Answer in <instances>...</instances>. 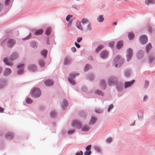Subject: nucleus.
Here are the masks:
<instances>
[{
	"mask_svg": "<svg viewBox=\"0 0 155 155\" xmlns=\"http://www.w3.org/2000/svg\"><path fill=\"white\" fill-rule=\"evenodd\" d=\"M18 56V54L16 52H15L12 53L9 58V59L7 58H5L4 59V61L5 63L8 65L12 66V65L13 63L10 61L9 60H13L16 59Z\"/></svg>",
	"mask_w": 155,
	"mask_h": 155,
	"instance_id": "nucleus-1",
	"label": "nucleus"
},
{
	"mask_svg": "<svg viewBox=\"0 0 155 155\" xmlns=\"http://www.w3.org/2000/svg\"><path fill=\"white\" fill-rule=\"evenodd\" d=\"M124 61V60L121 58L120 56L118 55L114 58L113 64L115 65V67H117L118 65L120 66Z\"/></svg>",
	"mask_w": 155,
	"mask_h": 155,
	"instance_id": "nucleus-2",
	"label": "nucleus"
},
{
	"mask_svg": "<svg viewBox=\"0 0 155 155\" xmlns=\"http://www.w3.org/2000/svg\"><path fill=\"white\" fill-rule=\"evenodd\" d=\"M41 91L38 88L34 89L32 91L31 95L33 97H38L41 95Z\"/></svg>",
	"mask_w": 155,
	"mask_h": 155,
	"instance_id": "nucleus-3",
	"label": "nucleus"
},
{
	"mask_svg": "<svg viewBox=\"0 0 155 155\" xmlns=\"http://www.w3.org/2000/svg\"><path fill=\"white\" fill-rule=\"evenodd\" d=\"M140 43L143 44H146L147 41V37L146 35H142L141 36L139 39Z\"/></svg>",
	"mask_w": 155,
	"mask_h": 155,
	"instance_id": "nucleus-4",
	"label": "nucleus"
},
{
	"mask_svg": "<svg viewBox=\"0 0 155 155\" xmlns=\"http://www.w3.org/2000/svg\"><path fill=\"white\" fill-rule=\"evenodd\" d=\"M127 60L129 61L131 59L132 56V50L130 48H129L127 50Z\"/></svg>",
	"mask_w": 155,
	"mask_h": 155,
	"instance_id": "nucleus-5",
	"label": "nucleus"
},
{
	"mask_svg": "<svg viewBox=\"0 0 155 155\" xmlns=\"http://www.w3.org/2000/svg\"><path fill=\"white\" fill-rule=\"evenodd\" d=\"M72 126L74 127H76L78 129L81 128V124L80 122L77 120H74L72 124Z\"/></svg>",
	"mask_w": 155,
	"mask_h": 155,
	"instance_id": "nucleus-6",
	"label": "nucleus"
},
{
	"mask_svg": "<svg viewBox=\"0 0 155 155\" xmlns=\"http://www.w3.org/2000/svg\"><path fill=\"white\" fill-rule=\"evenodd\" d=\"M15 40L13 39L9 38L7 41V45L9 47H12L15 43Z\"/></svg>",
	"mask_w": 155,
	"mask_h": 155,
	"instance_id": "nucleus-7",
	"label": "nucleus"
},
{
	"mask_svg": "<svg viewBox=\"0 0 155 155\" xmlns=\"http://www.w3.org/2000/svg\"><path fill=\"white\" fill-rule=\"evenodd\" d=\"M117 83V79L116 78L114 77L110 78L108 81V84L109 86H111L113 84H115Z\"/></svg>",
	"mask_w": 155,
	"mask_h": 155,
	"instance_id": "nucleus-8",
	"label": "nucleus"
},
{
	"mask_svg": "<svg viewBox=\"0 0 155 155\" xmlns=\"http://www.w3.org/2000/svg\"><path fill=\"white\" fill-rule=\"evenodd\" d=\"M24 67V65L23 64H21L18 66V68L19 69L18 71V74H21L22 73Z\"/></svg>",
	"mask_w": 155,
	"mask_h": 155,
	"instance_id": "nucleus-9",
	"label": "nucleus"
},
{
	"mask_svg": "<svg viewBox=\"0 0 155 155\" xmlns=\"http://www.w3.org/2000/svg\"><path fill=\"white\" fill-rule=\"evenodd\" d=\"M108 54V53L107 51L103 50L101 52L100 56L101 58H104L107 57Z\"/></svg>",
	"mask_w": 155,
	"mask_h": 155,
	"instance_id": "nucleus-10",
	"label": "nucleus"
},
{
	"mask_svg": "<svg viewBox=\"0 0 155 155\" xmlns=\"http://www.w3.org/2000/svg\"><path fill=\"white\" fill-rule=\"evenodd\" d=\"M135 81L134 80H133L130 81L125 82L124 83L125 88H127L130 86L134 83Z\"/></svg>",
	"mask_w": 155,
	"mask_h": 155,
	"instance_id": "nucleus-11",
	"label": "nucleus"
},
{
	"mask_svg": "<svg viewBox=\"0 0 155 155\" xmlns=\"http://www.w3.org/2000/svg\"><path fill=\"white\" fill-rule=\"evenodd\" d=\"M99 85L103 89L105 88V82L104 80H102L100 81Z\"/></svg>",
	"mask_w": 155,
	"mask_h": 155,
	"instance_id": "nucleus-12",
	"label": "nucleus"
},
{
	"mask_svg": "<svg viewBox=\"0 0 155 155\" xmlns=\"http://www.w3.org/2000/svg\"><path fill=\"white\" fill-rule=\"evenodd\" d=\"M13 136V134L10 132L7 133L5 136L6 138L8 140H10L12 139Z\"/></svg>",
	"mask_w": 155,
	"mask_h": 155,
	"instance_id": "nucleus-13",
	"label": "nucleus"
},
{
	"mask_svg": "<svg viewBox=\"0 0 155 155\" xmlns=\"http://www.w3.org/2000/svg\"><path fill=\"white\" fill-rule=\"evenodd\" d=\"M11 71L10 69L6 68L4 71V74L5 76H7L11 73Z\"/></svg>",
	"mask_w": 155,
	"mask_h": 155,
	"instance_id": "nucleus-14",
	"label": "nucleus"
},
{
	"mask_svg": "<svg viewBox=\"0 0 155 155\" xmlns=\"http://www.w3.org/2000/svg\"><path fill=\"white\" fill-rule=\"evenodd\" d=\"M44 31L42 29L36 30L34 32V34L36 35H41L43 32Z\"/></svg>",
	"mask_w": 155,
	"mask_h": 155,
	"instance_id": "nucleus-15",
	"label": "nucleus"
},
{
	"mask_svg": "<svg viewBox=\"0 0 155 155\" xmlns=\"http://www.w3.org/2000/svg\"><path fill=\"white\" fill-rule=\"evenodd\" d=\"M45 84L47 86H50L52 85L54 83L52 81L48 80L45 81Z\"/></svg>",
	"mask_w": 155,
	"mask_h": 155,
	"instance_id": "nucleus-16",
	"label": "nucleus"
},
{
	"mask_svg": "<svg viewBox=\"0 0 155 155\" xmlns=\"http://www.w3.org/2000/svg\"><path fill=\"white\" fill-rule=\"evenodd\" d=\"M81 22L83 25H87L89 23L88 20L86 18L83 19L81 21Z\"/></svg>",
	"mask_w": 155,
	"mask_h": 155,
	"instance_id": "nucleus-17",
	"label": "nucleus"
},
{
	"mask_svg": "<svg viewBox=\"0 0 155 155\" xmlns=\"http://www.w3.org/2000/svg\"><path fill=\"white\" fill-rule=\"evenodd\" d=\"M96 119L94 117H91L89 121V124L90 125H92L95 123L96 121Z\"/></svg>",
	"mask_w": 155,
	"mask_h": 155,
	"instance_id": "nucleus-18",
	"label": "nucleus"
},
{
	"mask_svg": "<svg viewBox=\"0 0 155 155\" xmlns=\"http://www.w3.org/2000/svg\"><path fill=\"white\" fill-rule=\"evenodd\" d=\"M123 45V42L122 41H120L117 42V48L118 49L120 48Z\"/></svg>",
	"mask_w": 155,
	"mask_h": 155,
	"instance_id": "nucleus-19",
	"label": "nucleus"
},
{
	"mask_svg": "<svg viewBox=\"0 0 155 155\" xmlns=\"http://www.w3.org/2000/svg\"><path fill=\"white\" fill-rule=\"evenodd\" d=\"M76 25L77 28L81 31L83 30V28L81 26V22L79 21H77L76 22Z\"/></svg>",
	"mask_w": 155,
	"mask_h": 155,
	"instance_id": "nucleus-20",
	"label": "nucleus"
},
{
	"mask_svg": "<svg viewBox=\"0 0 155 155\" xmlns=\"http://www.w3.org/2000/svg\"><path fill=\"white\" fill-rule=\"evenodd\" d=\"M47 53V51L46 49H44L41 52V54L45 58H46V56Z\"/></svg>",
	"mask_w": 155,
	"mask_h": 155,
	"instance_id": "nucleus-21",
	"label": "nucleus"
},
{
	"mask_svg": "<svg viewBox=\"0 0 155 155\" xmlns=\"http://www.w3.org/2000/svg\"><path fill=\"white\" fill-rule=\"evenodd\" d=\"M134 35L132 32H130L128 34V37L130 40H132L134 37Z\"/></svg>",
	"mask_w": 155,
	"mask_h": 155,
	"instance_id": "nucleus-22",
	"label": "nucleus"
},
{
	"mask_svg": "<svg viewBox=\"0 0 155 155\" xmlns=\"http://www.w3.org/2000/svg\"><path fill=\"white\" fill-rule=\"evenodd\" d=\"M28 69L30 70L34 71L36 69V68L35 65H31L29 66Z\"/></svg>",
	"mask_w": 155,
	"mask_h": 155,
	"instance_id": "nucleus-23",
	"label": "nucleus"
},
{
	"mask_svg": "<svg viewBox=\"0 0 155 155\" xmlns=\"http://www.w3.org/2000/svg\"><path fill=\"white\" fill-rule=\"evenodd\" d=\"M104 18L102 15H99L97 18V20L99 22H102L104 20Z\"/></svg>",
	"mask_w": 155,
	"mask_h": 155,
	"instance_id": "nucleus-24",
	"label": "nucleus"
},
{
	"mask_svg": "<svg viewBox=\"0 0 155 155\" xmlns=\"http://www.w3.org/2000/svg\"><path fill=\"white\" fill-rule=\"evenodd\" d=\"M51 31V28H47L45 31V34L47 35H50Z\"/></svg>",
	"mask_w": 155,
	"mask_h": 155,
	"instance_id": "nucleus-25",
	"label": "nucleus"
},
{
	"mask_svg": "<svg viewBox=\"0 0 155 155\" xmlns=\"http://www.w3.org/2000/svg\"><path fill=\"white\" fill-rule=\"evenodd\" d=\"M104 47L103 45H100L96 49L95 52L96 53H98V52L101 50Z\"/></svg>",
	"mask_w": 155,
	"mask_h": 155,
	"instance_id": "nucleus-26",
	"label": "nucleus"
},
{
	"mask_svg": "<svg viewBox=\"0 0 155 155\" xmlns=\"http://www.w3.org/2000/svg\"><path fill=\"white\" fill-rule=\"evenodd\" d=\"M155 2L153 0H148L145 1V3L146 4H154Z\"/></svg>",
	"mask_w": 155,
	"mask_h": 155,
	"instance_id": "nucleus-27",
	"label": "nucleus"
},
{
	"mask_svg": "<svg viewBox=\"0 0 155 155\" xmlns=\"http://www.w3.org/2000/svg\"><path fill=\"white\" fill-rule=\"evenodd\" d=\"M71 61V60L70 59L68 58H66L64 60V63L65 64H68L70 63Z\"/></svg>",
	"mask_w": 155,
	"mask_h": 155,
	"instance_id": "nucleus-28",
	"label": "nucleus"
},
{
	"mask_svg": "<svg viewBox=\"0 0 155 155\" xmlns=\"http://www.w3.org/2000/svg\"><path fill=\"white\" fill-rule=\"evenodd\" d=\"M89 129V128L88 126L85 125L83 126L82 128V130L84 131H87Z\"/></svg>",
	"mask_w": 155,
	"mask_h": 155,
	"instance_id": "nucleus-29",
	"label": "nucleus"
},
{
	"mask_svg": "<svg viewBox=\"0 0 155 155\" xmlns=\"http://www.w3.org/2000/svg\"><path fill=\"white\" fill-rule=\"evenodd\" d=\"M91 68V66L89 64H87L85 67L84 68V71H86L88 70L89 69Z\"/></svg>",
	"mask_w": 155,
	"mask_h": 155,
	"instance_id": "nucleus-30",
	"label": "nucleus"
},
{
	"mask_svg": "<svg viewBox=\"0 0 155 155\" xmlns=\"http://www.w3.org/2000/svg\"><path fill=\"white\" fill-rule=\"evenodd\" d=\"M95 94H98V95H104V94L99 90H96L95 92Z\"/></svg>",
	"mask_w": 155,
	"mask_h": 155,
	"instance_id": "nucleus-31",
	"label": "nucleus"
},
{
	"mask_svg": "<svg viewBox=\"0 0 155 155\" xmlns=\"http://www.w3.org/2000/svg\"><path fill=\"white\" fill-rule=\"evenodd\" d=\"M78 74L74 75V74H71L70 75V78L71 79H73L75 78L76 76H78Z\"/></svg>",
	"mask_w": 155,
	"mask_h": 155,
	"instance_id": "nucleus-32",
	"label": "nucleus"
},
{
	"mask_svg": "<svg viewBox=\"0 0 155 155\" xmlns=\"http://www.w3.org/2000/svg\"><path fill=\"white\" fill-rule=\"evenodd\" d=\"M39 64L40 66L41 67H43L45 65V63L42 60L39 61Z\"/></svg>",
	"mask_w": 155,
	"mask_h": 155,
	"instance_id": "nucleus-33",
	"label": "nucleus"
},
{
	"mask_svg": "<svg viewBox=\"0 0 155 155\" xmlns=\"http://www.w3.org/2000/svg\"><path fill=\"white\" fill-rule=\"evenodd\" d=\"M94 148L95 150H96L97 152H99L101 151L100 148L98 146H94Z\"/></svg>",
	"mask_w": 155,
	"mask_h": 155,
	"instance_id": "nucleus-34",
	"label": "nucleus"
},
{
	"mask_svg": "<svg viewBox=\"0 0 155 155\" xmlns=\"http://www.w3.org/2000/svg\"><path fill=\"white\" fill-rule=\"evenodd\" d=\"M152 46L151 44H149L147 47L146 49L147 50V52L148 53L149 50L151 48Z\"/></svg>",
	"mask_w": 155,
	"mask_h": 155,
	"instance_id": "nucleus-35",
	"label": "nucleus"
},
{
	"mask_svg": "<svg viewBox=\"0 0 155 155\" xmlns=\"http://www.w3.org/2000/svg\"><path fill=\"white\" fill-rule=\"evenodd\" d=\"M91 153V151L90 150H87L84 153V155H90Z\"/></svg>",
	"mask_w": 155,
	"mask_h": 155,
	"instance_id": "nucleus-36",
	"label": "nucleus"
},
{
	"mask_svg": "<svg viewBox=\"0 0 155 155\" xmlns=\"http://www.w3.org/2000/svg\"><path fill=\"white\" fill-rule=\"evenodd\" d=\"M26 102L27 103L30 104L32 102V101L30 98H28L26 99Z\"/></svg>",
	"mask_w": 155,
	"mask_h": 155,
	"instance_id": "nucleus-37",
	"label": "nucleus"
},
{
	"mask_svg": "<svg viewBox=\"0 0 155 155\" xmlns=\"http://www.w3.org/2000/svg\"><path fill=\"white\" fill-rule=\"evenodd\" d=\"M68 80L70 83L72 85H74L75 84V83L74 81L72 80H71L70 78L68 79Z\"/></svg>",
	"mask_w": 155,
	"mask_h": 155,
	"instance_id": "nucleus-38",
	"label": "nucleus"
},
{
	"mask_svg": "<svg viewBox=\"0 0 155 155\" xmlns=\"http://www.w3.org/2000/svg\"><path fill=\"white\" fill-rule=\"evenodd\" d=\"M63 103L64 106L66 107L68 105V103L67 101L66 100L64 99L63 100Z\"/></svg>",
	"mask_w": 155,
	"mask_h": 155,
	"instance_id": "nucleus-39",
	"label": "nucleus"
},
{
	"mask_svg": "<svg viewBox=\"0 0 155 155\" xmlns=\"http://www.w3.org/2000/svg\"><path fill=\"white\" fill-rule=\"evenodd\" d=\"M56 115V114L54 112H52L51 113V116L52 117H54Z\"/></svg>",
	"mask_w": 155,
	"mask_h": 155,
	"instance_id": "nucleus-40",
	"label": "nucleus"
},
{
	"mask_svg": "<svg viewBox=\"0 0 155 155\" xmlns=\"http://www.w3.org/2000/svg\"><path fill=\"white\" fill-rule=\"evenodd\" d=\"M72 17V16L70 15H68L66 18V20L67 21H68L69 20L70 18H71Z\"/></svg>",
	"mask_w": 155,
	"mask_h": 155,
	"instance_id": "nucleus-41",
	"label": "nucleus"
},
{
	"mask_svg": "<svg viewBox=\"0 0 155 155\" xmlns=\"http://www.w3.org/2000/svg\"><path fill=\"white\" fill-rule=\"evenodd\" d=\"M154 57L153 56H150L149 58V61L150 62H152L154 60Z\"/></svg>",
	"mask_w": 155,
	"mask_h": 155,
	"instance_id": "nucleus-42",
	"label": "nucleus"
},
{
	"mask_svg": "<svg viewBox=\"0 0 155 155\" xmlns=\"http://www.w3.org/2000/svg\"><path fill=\"white\" fill-rule=\"evenodd\" d=\"M130 74V71L128 70L126 71L125 72V75L126 76H128Z\"/></svg>",
	"mask_w": 155,
	"mask_h": 155,
	"instance_id": "nucleus-43",
	"label": "nucleus"
},
{
	"mask_svg": "<svg viewBox=\"0 0 155 155\" xmlns=\"http://www.w3.org/2000/svg\"><path fill=\"white\" fill-rule=\"evenodd\" d=\"M95 111L96 113H100L102 112L99 109H96L95 110Z\"/></svg>",
	"mask_w": 155,
	"mask_h": 155,
	"instance_id": "nucleus-44",
	"label": "nucleus"
},
{
	"mask_svg": "<svg viewBox=\"0 0 155 155\" xmlns=\"http://www.w3.org/2000/svg\"><path fill=\"white\" fill-rule=\"evenodd\" d=\"M114 45V41L111 42L109 43V46L110 47H113Z\"/></svg>",
	"mask_w": 155,
	"mask_h": 155,
	"instance_id": "nucleus-45",
	"label": "nucleus"
},
{
	"mask_svg": "<svg viewBox=\"0 0 155 155\" xmlns=\"http://www.w3.org/2000/svg\"><path fill=\"white\" fill-rule=\"evenodd\" d=\"M114 107L113 105V104H110L109 107L108 109V111L109 112H110V110L112 109Z\"/></svg>",
	"mask_w": 155,
	"mask_h": 155,
	"instance_id": "nucleus-46",
	"label": "nucleus"
},
{
	"mask_svg": "<svg viewBox=\"0 0 155 155\" xmlns=\"http://www.w3.org/2000/svg\"><path fill=\"white\" fill-rule=\"evenodd\" d=\"M87 30H91V27L90 25V23H89V24L87 25Z\"/></svg>",
	"mask_w": 155,
	"mask_h": 155,
	"instance_id": "nucleus-47",
	"label": "nucleus"
},
{
	"mask_svg": "<svg viewBox=\"0 0 155 155\" xmlns=\"http://www.w3.org/2000/svg\"><path fill=\"white\" fill-rule=\"evenodd\" d=\"M82 40V38L81 37H78L77 38V41L78 42H80Z\"/></svg>",
	"mask_w": 155,
	"mask_h": 155,
	"instance_id": "nucleus-48",
	"label": "nucleus"
},
{
	"mask_svg": "<svg viewBox=\"0 0 155 155\" xmlns=\"http://www.w3.org/2000/svg\"><path fill=\"white\" fill-rule=\"evenodd\" d=\"M31 37V34H29V36H28V37H26V38H23V40H25L26 39H28L29 38H30Z\"/></svg>",
	"mask_w": 155,
	"mask_h": 155,
	"instance_id": "nucleus-49",
	"label": "nucleus"
},
{
	"mask_svg": "<svg viewBox=\"0 0 155 155\" xmlns=\"http://www.w3.org/2000/svg\"><path fill=\"white\" fill-rule=\"evenodd\" d=\"M83 152L81 151L79 152L76 153L75 155H83Z\"/></svg>",
	"mask_w": 155,
	"mask_h": 155,
	"instance_id": "nucleus-50",
	"label": "nucleus"
},
{
	"mask_svg": "<svg viewBox=\"0 0 155 155\" xmlns=\"http://www.w3.org/2000/svg\"><path fill=\"white\" fill-rule=\"evenodd\" d=\"M112 138L111 137H109L107 139V142L109 143H110L112 141Z\"/></svg>",
	"mask_w": 155,
	"mask_h": 155,
	"instance_id": "nucleus-51",
	"label": "nucleus"
},
{
	"mask_svg": "<svg viewBox=\"0 0 155 155\" xmlns=\"http://www.w3.org/2000/svg\"><path fill=\"white\" fill-rule=\"evenodd\" d=\"M72 51L73 52H75L76 51V49L75 47H73L71 48Z\"/></svg>",
	"mask_w": 155,
	"mask_h": 155,
	"instance_id": "nucleus-52",
	"label": "nucleus"
},
{
	"mask_svg": "<svg viewBox=\"0 0 155 155\" xmlns=\"http://www.w3.org/2000/svg\"><path fill=\"white\" fill-rule=\"evenodd\" d=\"M91 147V145H89L88 146H87V147H86V149L87 150H89L90 149Z\"/></svg>",
	"mask_w": 155,
	"mask_h": 155,
	"instance_id": "nucleus-53",
	"label": "nucleus"
},
{
	"mask_svg": "<svg viewBox=\"0 0 155 155\" xmlns=\"http://www.w3.org/2000/svg\"><path fill=\"white\" fill-rule=\"evenodd\" d=\"M10 3V0H6L5 4L6 5H8Z\"/></svg>",
	"mask_w": 155,
	"mask_h": 155,
	"instance_id": "nucleus-54",
	"label": "nucleus"
},
{
	"mask_svg": "<svg viewBox=\"0 0 155 155\" xmlns=\"http://www.w3.org/2000/svg\"><path fill=\"white\" fill-rule=\"evenodd\" d=\"M74 44L75 46L78 48H79L80 47V45L76 42H75Z\"/></svg>",
	"mask_w": 155,
	"mask_h": 155,
	"instance_id": "nucleus-55",
	"label": "nucleus"
},
{
	"mask_svg": "<svg viewBox=\"0 0 155 155\" xmlns=\"http://www.w3.org/2000/svg\"><path fill=\"white\" fill-rule=\"evenodd\" d=\"M122 85H120L119 87H117V89L118 90H120V89H121V88H122Z\"/></svg>",
	"mask_w": 155,
	"mask_h": 155,
	"instance_id": "nucleus-56",
	"label": "nucleus"
},
{
	"mask_svg": "<svg viewBox=\"0 0 155 155\" xmlns=\"http://www.w3.org/2000/svg\"><path fill=\"white\" fill-rule=\"evenodd\" d=\"M74 130H69L68 131V133H73V132H74Z\"/></svg>",
	"mask_w": 155,
	"mask_h": 155,
	"instance_id": "nucleus-57",
	"label": "nucleus"
},
{
	"mask_svg": "<svg viewBox=\"0 0 155 155\" xmlns=\"http://www.w3.org/2000/svg\"><path fill=\"white\" fill-rule=\"evenodd\" d=\"M2 84H3V85H5V83H4L3 84L2 83V82H0V88H2V87L1 86V85Z\"/></svg>",
	"mask_w": 155,
	"mask_h": 155,
	"instance_id": "nucleus-58",
	"label": "nucleus"
},
{
	"mask_svg": "<svg viewBox=\"0 0 155 155\" xmlns=\"http://www.w3.org/2000/svg\"><path fill=\"white\" fill-rule=\"evenodd\" d=\"M149 82L148 81H146L145 82V86H147L149 84Z\"/></svg>",
	"mask_w": 155,
	"mask_h": 155,
	"instance_id": "nucleus-59",
	"label": "nucleus"
},
{
	"mask_svg": "<svg viewBox=\"0 0 155 155\" xmlns=\"http://www.w3.org/2000/svg\"><path fill=\"white\" fill-rule=\"evenodd\" d=\"M4 110L3 108H2L1 107H0V111L1 112H2Z\"/></svg>",
	"mask_w": 155,
	"mask_h": 155,
	"instance_id": "nucleus-60",
	"label": "nucleus"
},
{
	"mask_svg": "<svg viewBox=\"0 0 155 155\" xmlns=\"http://www.w3.org/2000/svg\"><path fill=\"white\" fill-rule=\"evenodd\" d=\"M147 98V97L146 96H145L143 97V100H145Z\"/></svg>",
	"mask_w": 155,
	"mask_h": 155,
	"instance_id": "nucleus-61",
	"label": "nucleus"
},
{
	"mask_svg": "<svg viewBox=\"0 0 155 155\" xmlns=\"http://www.w3.org/2000/svg\"><path fill=\"white\" fill-rule=\"evenodd\" d=\"M31 44H35V45H36V43L35 42H32Z\"/></svg>",
	"mask_w": 155,
	"mask_h": 155,
	"instance_id": "nucleus-62",
	"label": "nucleus"
},
{
	"mask_svg": "<svg viewBox=\"0 0 155 155\" xmlns=\"http://www.w3.org/2000/svg\"><path fill=\"white\" fill-rule=\"evenodd\" d=\"M113 25H116L117 23L116 22H114L113 23Z\"/></svg>",
	"mask_w": 155,
	"mask_h": 155,
	"instance_id": "nucleus-63",
	"label": "nucleus"
},
{
	"mask_svg": "<svg viewBox=\"0 0 155 155\" xmlns=\"http://www.w3.org/2000/svg\"><path fill=\"white\" fill-rule=\"evenodd\" d=\"M138 54H137V56H138Z\"/></svg>",
	"mask_w": 155,
	"mask_h": 155,
	"instance_id": "nucleus-64",
	"label": "nucleus"
}]
</instances>
